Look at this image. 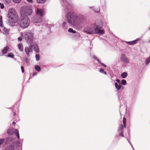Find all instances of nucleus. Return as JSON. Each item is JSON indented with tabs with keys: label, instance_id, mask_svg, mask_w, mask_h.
<instances>
[{
	"label": "nucleus",
	"instance_id": "obj_23",
	"mask_svg": "<svg viewBox=\"0 0 150 150\" xmlns=\"http://www.w3.org/2000/svg\"><path fill=\"white\" fill-rule=\"evenodd\" d=\"M14 54H13L12 52H10L6 56L8 57H11V58H13L14 57Z\"/></svg>",
	"mask_w": 150,
	"mask_h": 150
},
{
	"label": "nucleus",
	"instance_id": "obj_10",
	"mask_svg": "<svg viewBox=\"0 0 150 150\" xmlns=\"http://www.w3.org/2000/svg\"><path fill=\"white\" fill-rule=\"evenodd\" d=\"M25 52L28 57L30 56V53L33 52V49L31 46V45L29 47H26L24 49Z\"/></svg>",
	"mask_w": 150,
	"mask_h": 150
},
{
	"label": "nucleus",
	"instance_id": "obj_16",
	"mask_svg": "<svg viewBox=\"0 0 150 150\" xmlns=\"http://www.w3.org/2000/svg\"><path fill=\"white\" fill-rule=\"evenodd\" d=\"M14 146L12 145H10L7 146L4 150H14Z\"/></svg>",
	"mask_w": 150,
	"mask_h": 150
},
{
	"label": "nucleus",
	"instance_id": "obj_57",
	"mask_svg": "<svg viewBox=\"0 0 150 150\" xmlns=\"http://www.w3.org/2000/svg\"><path fill=\"white\" fill-rule=\"evenodd\" d=\"M119 100H120V98H119Z\"/></svg>",
	"mask_w": 150,
	"mask_h": 150
},
{
	"label": "nucleus",
	"instance_id": "obj_43",
	"mask_svg": "<svg viewBox=\"0 0 150 150\" xmlns=\"http://www.w3.org/2000/svg\"><path fill=\"white\" fill-rule=\"evenodd\" d=\"M37 72H33V76H34L35 75H37Z\"/></svg>",
	"mask_w": 150,
	"mask_h": 150
},
{
	"label": "nucleus",
	"instance_id": "obj_7",
	"mask_svg": "<svg viewBox=\"0 0 150 150\" xmlns=\"http://www.w3.org/2000/svg\"><path fill=\"white\" fill-rule=\"evenodd\" d=\"M24 38L27 43L31 44L33 42V37L32 33L30 32L24 33Z\"/></svg>",
	"mask_w": 150,
	"mask_h": 150
},
{
	"label": "nucleus",
	"instance_id": "obj_52",
	"mask_svg": "<svg viewBox=\"0 0 150 150\" xmlns=\"http://www.w3.org/2000/svg\"><path fill=\"white\" fill-rule=\"evenodd\" d=\"M16 123L14 121H13V123H12V124L13 125H14Z\"/></svg>",
	"mask_w": 150,
	"mask_h": 150
},
{
	"label": "nucleus",
	"instance_id": "obj_54",
	"mask_svg": "<svg viewBox=\"0 0 150 150\" xmlns=\"http://www.w3.org/2000/svg\"><path fill=\"white\" fill-rule=\"evenodd\" d=\"M128 134H129V138H130V135L129 133Z\"/></svg>",
	"mask_w": 150,
	"mask_h": 150
},
{
	"label": "nucleus",
	"instance_id": "obj_44",
	"mask_svg": "<svg viewBox=\"0 0 150 150\" xmlns=\"http://www.w3.org/2000/svg\"><path fill=\"white\" fill-rule=\"evenodd\" d=\"M93 58L94 59H96V60H97V59H98L97 58V57H96V56H94L93 57Z\"/></svg>",
	"mask_w": 150,
	"mask_h": 150
},
{
	"label": "nucleus",
	"instance_id": "obj_18",
	"mask_svg": "<svg viewBox=\"0 0 150 150\" xmlns=\"http://www.w3.org/2000/svg\"><path fill=\"white\" fill-rule=\"evenodd\" d=\"M68 27L66 22H64L62 24V28L64 30L67 29Z\"/></svg>",
	"mask_w": 150,
	"mask_h": 150
},
{
	"label": "nucleus",
	"instance_id": "obj_42",
	"mask_svg": "<svg viewBox=\"0 0 150 150\" xmlns=\"http://www.w3.org/2000/svg\"><path fill=\"white\" fill-rule=\"evenodd\" d=\"M127 140L128 141V142L130 144V145H132V143H131V142L130 141V140H129V139H128V138H127Z\"/></svg>",
	"mask_w": 150,
	"mask_h": 150
},
{
	"label": "nucleus",
	"instance_id": "obj_22",
	"mask_svg": "<svg viewBox=\"0 0 150 150\" xmlns=\"http://www.w3.org/2000/svg\"><path fill=\"white\" fill-rule=\"evenodd\" d=\"M127 76V74L126 72H124L121 74V76L123 78H126Z\"/></svg>",
	"mask_w": 150,
	"mask_h": 150
},
{
	"label": "nucleus",
	"instance_id": "obj_21",
	"mask_svg": "<svg viewBox=\"0 0 150 150\" xmlns=\"http://www.w3.org/2000/svg\"><path fill=\"white\" fill-rule=\"evenodd\" d=\"M126 42L129 45H133L136 43V40H134L130 42Z\"/></svg>",
	"mask_w": 150,
	"mask_h": 150
},
{
	"label": "nucleus",
	"instance_id": "obj_14",
	"mask_svg": "<svg viewBox=\"0 0 150 150\" xmlns=\"http://www.w3.org/2000/svg\"><path fill=\"white\" fill-rule=\"evenodd\" d=\"M9 49V47L8 46H6L1 51V54H7Z\"/></svg>",
	"mask_w": 150,
	"mask_h": 150
},
{
	"label": "nucleus",
	"instance_id": "obj_30",
	"mask_svg": "<svg viewBox=\"0 0 150 150\" xmlns=\"http://www.w3.org/2000/svg\"><path fill=\"white\" fill-rule=\"evenodd\" d=\"M35 57L36 59V60L37 61H38L40 59V57L39 54H36L35 55Z\"/></svg>",
	"mask_w": 150,
	"mask_h": 150
},
{
	"label": "nucleus",
	"instance_id": "obj_26",
	"mask_svg": "<svg viewBox=\"0 0 150 150\" xmlns=\"http://www.w3.org/2000/svg\"><path fill=\"white\" fill-rule=\"evenodd\" d=\"M3 27V30L4 32V33L5 34H8L9 32L8 30L5 27Z\"/></svg>",
	"mask_w": 150,
	"mask_h": 150
},
{
	"label": "nucleus",
	"instance_id": "obj_59",
	"mask_svg": "<svg viewBox=\"0 0 150 150\" xmlns=\"http://www.w3.org/2000/svg\"><path fill=\"white\" fill-rule=\"evenodd\" d=\"M133 150H135L134 149H133Z\"/></svg>",
	"mask_w": 150,
	"mask_h": 150
},
{
	"label": "nucleus",
	"instance_id": "obj_29",
	"mask_svg": "<svg viewBox=\"0 0 150 150\" xmlns=\"http://www.w3.org/2000/svg\"><path fill=\"white\" fill-rule=\"evenodd\" d=\"M121 83L122 85H125L127 84L126 81L125 79H122L121 81Z\"/></svg>",
	"mask_w": 150,
	"mask_h": 150
},
{
	"label": "nucleus",
	"instance_id": "obj_3",
	"mask_svg": "<svg viewBox=\"0 0 150 150\" xmlns=\"http://www.w3.org/2000/svg\"><path fill=\"white\" fill-rule=\"evenodd\" d=\"M7 16L8 18V22L9 25L13 27L18 20V14L15 9L14 8H10Z\"/></svg>",
	"mask_w": 150,
	"mask_h": 150
},
{
	"label": "nucleus",
	"instance_id": "obj_20",
	"mask_svg": "<svg viewBox=\"0 0 150 150\" xmlns=\"http://www.w3.org/2000/svg\"><path fill=\"white\" fill-rule=\"evenodd\" d=\"M14 132L15 134L17 137V138L18 139H19L20 138V136L18 130L17 129H15L14 131Z\"/></svg>",
	"mask_w": 150,
	"mask_h": 150
},
{
	"label": "nucleus",
	"instance_id": "obj_5",
	"mask_svg": "<svg viewBox=\"0 0 150 150\" xmlns=\"http://www.w3.org/2000/svg\"><path fill=\"white\" fill-rule=\"evenodd\" d=\"M33 12V10L31 7L29 6H24L21 9V13L22 15L24 16H30Z\"/></svg>",
	"mask_w": 150,
	"mask_h": 150
},
{
	"label": "nucleus",
	"instance_id": "obj_32",
	"mask_svg": "<svg viewBox=\"0 0 150 150\" xmlns=\"http://www.w3.org/2000/svg\"><path fill=\"white\" fill-rule=\"evenodd\" d=\"M5 139L4 138L0 139V146L4 142Z\"/></svg>",
	"mask_w": 150,
	"mask_h": 150
},
{
	"label": "nucleus",
	"instance_id": "obj_51",
	"mask_svg": "<svg viewBox=\"0 0 150 150\" xmlns=\"http://www.w3.org/2000/svg\"><path fill=\"white\" fill-rule=\"evenodd\" d=\"M131 147H132L133 150L134 149V147H133V146L132 145H131Z\"/></svg>",
	"mask_w": 150,
	"mask_h": 150
},
{
	"label": "nucleus",
	"instance_id": "obj_33",
	"mask_svg": "<svg viewBox=\"0 0 150 150\" xmlns=\"http://www.w3.org/2000/svg\"><path fill=\"white\" fill-rule=\"evenodd\" d=\"M97 61L102 66H103V67H106V66L105 64H104L101 63L100 61L98 59H97Z\"/></svg>",
	"mask_w": 150,
	"mask_h": 150
},
{
	"label": "nucleus",
	"instance_id": "obj_2",
	"mask_svg": "<svg viewBox=\"0 0 150 150\" xmlns=\"http://www.w3.org/2000/svg\"><path fill=\"white\" fill-rule=\"evenodd\" d=\"M103 23L100 20L97 21L94 24L87 26L84 29V31L89 34H102L105 33V31L102 29Z\"/></svg>",
	"mask_w": 150,
	"mask_h": 150
},
{
	"label": "nucleus",
	"instance_id": "obj_13",
	"mask_svg": "<svg viewBox=\"0 0 150 150\" xmlns=\"http://www.w3.org/2000/svg\"><path fill=\"white\" fill-rule=\"evenodd\" d=\"M31 45L32 48L33 49L35 52L37 53H38L39 52V50L38 45L35 43H33Z\"/></svg>",
	"mask_w": 150,
	"mask_h": 150
},
{
	"label": "nucleus",
	"instance_id": "obj_15",
	"mask_svg": "<svg viewBox=\"0 0 150 150\" xmlns=\"http://www.w3.org/2000/svg\"><path fill=\"white\" fill-rule=\"evenodd\" d=\"M89 8L92 10H93L94 12L98 13L100 11V8H95L93 6H91L89 7Z\"/></svg>",
	"mask_w": 150,
	"mask_h": 150
},
{
	"label": "nucleus",
	"instance_id": "obj_50",
	"mask_svg": "<svg viewBox=\"0 0 150 150\" xmlns=\"http://www.w3.org/2000/svg\"><path fill=\"white\" fill-rule=\"evenodd\" d=\"M131 147H132L133 150L134 149V147H133V146L132 145H131Z\"/></svg>",
	"mask_w": 150,
	"mask_h": 150
},
{
	"label": "nucleus",
	"instance_id": "obj_38",
	"mask_svg": "<svg viewBox=\"0 0 150 150\" xmlns=\"http://www.w3.org/2000/svg\"><path fill=\"white\" fill-rule=\"evenodd\" d=\"M21 69L22 73H24V68L23 67V66H21Z\"/></svg>",
	"mask_w": 150,
	"mask_h": 150
},
{
	"label": "nucleus",
	"instance_id": "obj_12",
	"mask_svg": "<svg viewBox=\"0 0 150 150\" xmlns=\"http://www.w3.org/2000/svg\"><path fill=\"white\" fill-rule=\"evenodd\" d=\"M4 143L5 144H7L13 141L14 139L10 137H8L4 139Z\"/></svg>",
	"mask_w": 150,
	"mask_h": 150
},
{
	"label": "nucleus",
	"instance_id": "obj_31",
	"mask_svg": "<svg viewBox=\"0 0 150 150\" xmlns=\"http://www.w3.org/2000/svg\"><path fill=\"white\" fill-rule=\"evenodd\" d=\"M123 128V125L122 124L120 125L119 126V127L118 130V131H120V130H121Z\"/></svg>",
	"mask_w": 150,
	"mask_h": 150
},
{
	"label": "nucleus",
	"instance_id": "obj_4",
	"mask_svg": "<svg viewBox=\"0 0 150 150\" xmlns=\"http://www.w3.org/2000/svg\"><path fill=\"white\" fill-rule=\"evenodd\" d=\"M44 10L43 9L37 8L36 11V15L33 19V22L35 25H40L42 21V17L45 13Z\"/></svg>",
	"mask_w": 150,
	"mask_h": 150
},
{
	"label": "nucleus",
	"instance_id": "obj_37",
	"mask_svg": "<svg viewBox=\"0 0 150 150\" xmlns=\"http://www.w3.org/2000/svg\"><path fill=\"white\" fill-rule=\"evenodd\" d=\"M99 71L102 73H103L104 71V69H103L101 68L99 70Z\"/></svg>",
	"mask_w": 150,
	"mask_h": 150
},
{
	"label": "nucleus",
	"instance_id": "obj_53",
	"mask_svg": "<svg viewBox=\"0 0 150 150\" xmlns=\"http://www.w3.org/2000/svg\"><path fill=\"white\" fill-rule=\"evenodd\" d=\"M139 40V38H138V39H137L136 40H136V42H137V41Z\"/></svg>",
	"mask_w": 150,
	"mask_h": 150
},
{
	"label": "nucleus",
	"instance_id": "obj_55",
	"mask_svg": "<svg viewBox=\"0 0 150 150\" xmlns=\"http://www.w3.org/2000/svg\"><path fill=\"white\" fill-rule=\"evenodd\" d=\"M90 44H91V40H90Z\"/></svg>",
	"mask_w": 150,
	"mask_h": 150
},
{
	"label": "nucleus",
	"instance_id": "obj_40",
	"mask_svg": "<svg viewBox=\"0 0 150 150\" xmlns=\"http://www.w3.org/2000/svg\"><path fill=\"white\" fill-rule=\"evenodd\" d=\"M18 40L19 41H21L22 40V38L21 37H20L18 38Z\"/></svg>",
	"mask_w": 150,
	"mask_h": 150
},
{
	"label": "nucleus",
	"instance_id": "obj_49",
	"mask_svg": "<svg viewBox=\"0 0 150 150\" xmlns=\"http://www.w3.org/2000/svg\"><path fill=\"white\" fill-rule=\"evenodd\" d=\"M14 115L15 116L16 115V112H14Z\"/></svg>",
	"mask_w": 150,
	"mask_h": 150
},
{
	"label": "nucleus",
	"instance_id": "obj_47",
	"mask_svg": "<svg viewBox=\"0 0 150 150\" xmlns=\"http://www.w3.org/2000/svg\"><path fill=\"white\" fill-rule=\"evenodd\" d=\"M103 74H104L105 75H106L107 74L106 72L104 71L103 72Z\"/></svg>",
	"mask_w": 150,
	"mask_h": 150
},
{
	"label": "nucleus",
	"instance_id": "obj_6",
	"mask_svg": "<svg viewBox=\"0 0 150 150\" xmlns=\"http://www.w3.org/2000/svg\"><path fill=\"white\" fill-rule=\"evenodd\" d=\"M30 20L28 17H26L22 19L20 22V25L22 28H25L28 26Z\"/></svg>",
	"mask_w": 150,
	"mask_h": 150
},
{
	"label": "nucleus",
	"instance_id": "obj_56",
	"mask_svg": "<svg viewBox=\"0 0 150 150\" xmlns=\"http://www.w3.org/2000/svg\"><path fill=\"white\" fill-rule=\"evenodd\" d=\"M1 5V3L0 2V6Z\"/></svg>",
	"mask_w": 150,
	"mask_h": 150
},
{
	"label": "nucleus",
	"instance_id": "obj_41",
	"mask_svg": "<svg viewBox=\"0 0 150 150\" xmlns=\"http://www.w3.org/2000/svg\"><path fill=\"white\" fill-rule=\"evenodd\" d=\"M4 7V5L3 4H1V9H3Z\"/></svg>",
	"mask_w": 150,
	"mask_h": 150
},
{
	"label": "nucleus",
	"instance_id": "obj_25",
	"mask_svg": "<svg viewBox=\"0 0 150 150\" xmlns=\"http://www.w3.org/2000/svg\"><path fill=\"white\" fill-rule=\"evenodd\" d=\"M35 68L38 72H39L41 70V68L39 66L36 65L35 67Z\"/></svg>",
	"mask_w": 150,
	"mask_h": 150
},
{
	"label": "nucleus",
	"instance_id": "obj_1",
	"mask_svg": "<svg viewBox=\"0 0 150 150\" xmlns=\"http://www.w3.org/2000/svg\"><path fill=\"white\" fill-rule=\"evenodd\" d=\"M65 18L69 24L75 26L86 22V18L84 16L73 12H68L65 15Z\"/></svg>",
	"mask_w": 150,
	"mask_h": 150
},
{
	"label": "nucleus",
	"instance_id": "obj_8",
	"mask_svg": "<svg viewBox=\"0 0 150 150\" xmlns=\"http://www.w3.org/2000/svg\"><path fill=\"white\" fill-rule=\"evenodd\" d=\"M61 3L65 11H67L68 10H70L72 8V5L69 3L68 1H61Z\"/></svg>",
	"mask_w": 150,
	"mask_h": 150
},
{
	"label": "nucleus",
	"instance_id": "obj_35",
	"mask_svg": "<svg viewBox=\"0 0 150 150\" xmlns=\"http://www.w3.org/2000/svg\"><path fill=\"white\" fill-rule=\"evenodd\" d=\"M23 59L25 62L27 63L28 62V59L26 57H24Z\"/></svg>",
	"mask_w": 150,
	"mask_h": 150
},
{
	"label": "nucleus",
	"instance_id": "obj_28",
	"mask_svg": "<svg viewBox=\"0 0 150 150\" xmlns=\"http://www.w3.org/2000/svg\"><path fill=\"white\" fill-rule=\"evenodd\" d=\"M123 122L124 125V127L125 128L126 127V119L125 117H123Z\"/></svg>",
	"mask_w": 150,
	"mask_h": 150
},
{
	"label": "nucleus",
	"instance_id": "obj_9",
	"mask_svg": "<svg viewBox=\"0 0 150 150\" xmlns=\"http://www.w3.org/2000/svg\"><path fill=\"white\" fill-rule=\"evenodd\" d=\"M117 83H115V85L116 88L118 91L121 89L123 90L124 87L121 84L120 81L119 79H117L116 80Z\"/></svg>",
	"mask_w": 150,
	"mask_h": 150
},
{
	"label": "nucleus",
	"instance_id": "obj_19",
	"mask_svg": "<svg viewBox=\"0 0 150 150\" xmlns=\"http://www.w3.org/2000/svg\"><path fill=\"white\" fill-rule=\"evenodd\" d=\"M7 133L8 135H11L13 134V131L12 129H8L7 131Z\"/></svg>",
	"mask_w": 150,
	"mask_h": 150
},
{
	"label": "nucleus",
	"instance_id": "obj_11",
	"mask_svg": "<svg viewBox=\"0 0 150 150\" xmlns=\"http://www.w3.org/2000/svg\"><path fill=\"white\" fill-rule=\"evenodd\" d=\"M120 59L122 62L126 64H128L129 63V61L126 55L124 54H122L121 55Z\"/></svg>",
	"mask_w": 150,
	"mask_h": 150
},
{
	"label": "nucleus",
	"instance_id": "obj_17",
	"mask_svg": "<svg viewBox=\"0 0 150 150\" xmlns=\"http://www.w3.org/2000/svg\"><path fill=\"white\" fill-rule=\"evenodd\" d=\"M18 48L20 51L21 52L23 51L24 49L22 44H19L18 45Z\"/></svg>",
	"mask_w": 150,
	"mask_h": 150
},
{
	"label": "nucleus",
	"instance_id": "obj_24",
	"mask_svg": "<svg viewBox=\"0 0 150 150\" xmlns=\"http://www.w3.org/2000/svg\"><path fill=\"white\" fill-rule=\"evenodd\" d=\"M68 31L69 33H76V31L73 30L72 28H69L68 29Z\"/></svg>",
	"mask_w": 150,
	"mask_h": 150
},
{
	"label": "nucleus",
	"instance_id": "obj_45",
	"mask_svg": "<svg viewBox=\"0 0 150 150\" xmlns=\"http://www.w3.org/2000/svg\"><path fill=\"white\" fill-rule=\"evenodd\" d=\"M16 143L18 144H19L20 143V142L19 141H17L16 142Z\"/></svg>",
	"mask_w": 150,
	"mask_h": 150
},
{
	"label": "nucleus",
	"instance_id": "obj_34",
	"mask_svg": "<svg viewBox=\"0 0 150 150\" xmlns=\"http://www.w3.org/2000/svg\"><path fill=\"white\" fill-rule=\"evenodd\" d=\"M46 1H36L38 3L43 4Z\"/></svg>",
	"mask_w": 150,
	"mask_h": 150
},
{
	"label": "nucleus",
	"instance_id": "obj_36",
	"mask_svg": "<svg viewBox=\"0 0 150 150\" xmlns=\"http://www.w3.org/2000/svg\"><path fill=\"white\" fill-rule=\"evenodd\" d=\"M119 135L120 136H121L122 137H124V136L123 134V132L122 131L119 134Z\"/></svg>",
	"mask_w": 150,
	"mask_h": 150
},
{
	"label": "nucleus",
	"instance_id": "obj_27",
	"mask_svg": "<svg viewBox=\"0 0 150 150\" xmlns=\"http://www.w3.org/2000/svg\"><path fill=\"white\" fill-rule=\"evenodd\" d=\"M0 26L3 27L4 25L2 22V16L0 15Z\"/></svg>",
	"mask_w": 150,
	"mask_h": 150
},
{
	"label": "nucleus",
	"instance_id": "obj_58",
	"mask_svg": "<svg viewBox=\"0 0 150 150\" xmlns=\"http://www.w3.org/2000/svg\"><path fill=\"white\" fill-rule=\"evenodd\" d=\"M149 29H150V28H149Z\"/></svg>",
	"mask_w": 150,
	"mask_h": 150
},
{
	"label": "nucleus",
	"instance_id": "obj_39",
	"mask_svg": "<svg viewBox=\"0 0 150 150\" xmlns=\"http://www.w3.org/2000/svg\"><path fill=\"white\" fill-rule=\"evenodd\" d=\"M21 1H13V2L16 3H18L20 2Z\"/></svg>",
	"mask_w": 150,
	"mask_h": 150
},
{
	"label": "nucleus",
	"instance_id": "obj_46",
	"mask_svg": "<svg viewBox=\"0 0 150 150\" xmlns=\"http://www.w3.org/2000/svg\"><path fill=\"white\" fill-rule=\"evenodd\" d=\"M29 2L30 3H32L33 1H27Z\"/></svg>",
	"mask_w": 150,
	"mask_h": 150
},
{
	"label": "nucleus",
	"instance_id": "obj_48",
	"mask_svg": "<svg viewBox=\"0 0 150 150\" xmlns=\"http://www.w3.org/2000/svg\"><path fill=\"white\" fill-rule=\"evenodd\" d=\"M6 1V2L8 3H10V1Z\"/></svg>",
	"mask_w": 150,
	"mask_h": 150
}]
</instances>
